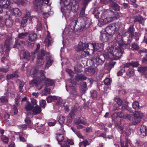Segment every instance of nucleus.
Segmentation results:
<instances>
[{
    "label": "nucleus",
    "mask_w": 147,
    "mask_h": 147,
    "mask_svg": "<svg viewBox=\"0 0 147 147\" xmlns=\"http://www.w3.org/2000/svg\"><path fill=\"white\" fill-rule=\"evenodd\" d=\"M85 49H86V43L79 42L77 47V51L80 52Z\"/></svg>",
    "instance_id": "nucleus-15"
},
{
    "label": "nucleus",
    "mask_w": 147,
    "mask_h": 147,
    "mask_svg": "<svg viewBox=\"0 0 147 147\" xmlns=\"http://www.w3.org/2000/svg\"><path fill=\"white\" fill-rule=\"evenodd\" d=\"M125 69L123 68L121 69L117 73V75L118 76H121V75H122L123 73L125 72Z\"/></svg>",
    "instance_id": "nucleus-57"
},
{
    "label": "nucleus",
    "mask_w": 147,
    "mask_h": 147,
    "mask_svg": "<svg viewBox=\"0 0 147 147\" xmlns=\"http://www.w3.org/2000/svg\"><path fill=\"white\" fill-rule=\"evenodd\" d=\"M22 43V46H21L20 44L19 43V42L18 41H17L15 43L13 47L14 48H17L18 49H19L20 48V47L21 46H23V45L24 44L25 42H21Z\"/></svg>",
    "instance_id": "nucleus-36"
},
{
    "label": "nucleus",
    "mask_w": 147,
    "mask_h": 147,
    "mask_svg": "<svg viewBox=\"0 0 147 147\" xmlns=\"http://www.w3.org/2000/svg\"><path fill=\"white\" fill-rule=\"evenodd\" d=\"M88 71L89 73H87L86 72V74H88V75L90 76H91L92 75H93L95 73V71L92 68H90L88 69Z\"/></svg>",
    "instance_id": "nucleus-42"
},
{
    "label": "nucleus",
    "mask_w": 147,
    "mask_h": 147,
    "mask_svg": "<svg viewBox=\"0 0 147 147\" xmlns=\"http://www.w3.org/2000/svg\"><path fill=\"white\" fill-rule=\"evenodd\" d=\"M131 121L133 124L135 125L140 121L141 119L140 118H138L134 116V117L132 118Z\"/></svg>",
    "instance_id": "nucleus-32"
},
{
    "label": "nucleus",
    "mask_w": 147,
    "mask_h": 147,
    "mask_svg": "<svg viewBox=\"0 0 147 147\" xmlns=\"http://www.w3.org/2000/svg\"><path fill=\"white\" fill-rule=\"evenodd\" d=\"M35 5L34 8L35 9L38 13L42 11L41 6L44 4L50 5L51 3L49 2V0H35L34 2Z\"/></svg>",
    "instance_id": "nucleus-6"
},
{
    "label": "nucleus",
    "mask_w": 147,
    "mask_h": 147,
    "mask_svg": "<svg viewBox=\"0 0 147 147\" xmlns=\"http://www.w3.org/2000/svg\"><path fill=\"white\" fill-rule=\"evenodd\" d=\"M34 108L32 106L29 102H27L26 103L25 106V109L27 111H30L32 110Z\"/></svg>",
    "instance_id": "nucleus-29"
},
{
    "label": "nucleus",
    "mask_w": 147,
    "mask_h": 147,
    "mask_svg": "<svg viewBox=\"0 0 147 147\" xmlns=\"http://www.w3.org/2000/svg\"><path fill=\"white\" fill-rule=\"evenodd\" d=\"M47 36L44 42V43L45 45L49 46L52 42V39L50 36L49 32L47 31Z\"/></svg>",
    "instance_id": "nucleus-17"
},
{
    "label": "nucleus",
    "mask_w": 147,
    "mask_h": 147,
    "mask_svg": "<svg viewBox=\"0 0 147 147\" xmlns=\"http://www.w3.org/2000/svg\"><path fill=\"white\" fill-rule=\"evenodd\" d=\"M37 101L33 98H31V104L34 107L37 105Z\"/></svg>",
    "instance_id": "nucleus-49"
},
{
    "label": "nucleus",
    "mask_w": 147,
    "mask_h": 147,
    "mask_svg": "<svg viewBox=\"0 0 147 147\" xmlns=\"http://www.w3.org/2000/svg\"><path fill=\"white\" fill-rule=\"evenodd\" d=\"M28 34L27 33H22L18 34V37L22 39L24 38Z\"/></svg>",
    "instance_id": "nucleus-51"
},
{
    "label": "nucleus",
    "mask_w": 147,
    "mask_h": 147,
    "mask_svg": "<svg viewBox=\"0 0 147 147\" xmlns=\"http://www.w3.org/2000/svg\"><path fill=\"white\" fill-rule=\"evenodd\" d=\"M24 85V82H21L20 84L19 89L20 91L21 92H23L22 89Z\"/></svg>",
    "instance_id": "nucleus-61"
},
{
    "label": "nucleus",
    "mask_w": 147,
    "mask_h": 147,
    "mask_svg": "<svg viewBox=\"0 0 147 147\" xmlns=\"http://www.w3.org/2000/svg\"><path fill=\"white\" fill-rule=\"evenodd\" d=\"M133 108L136 110H137L139 108V105L138 101H135L132 104Z\"/></svg>",
    "instance_id": "nucleus-34"
},
{
    "label": "nucleus",
    "mask_w": 147,
    "mask_h": 147,
    "mask_svg": "<svg viewBox=\"0 0 147 147\" xmlns=\"http://www.w3.org/2000/svg\"><path fill=\"white\" fill-rule=\"evenodd\" d=\"M65 118L63 116H60L59 117V119L58 121L60 124H63L65 121Z\"/></svg>",
    "instance_id": "nucleus-43"
},
{
    "label": "nucleus",
    "mask_w": 147,
    "mask_h": 147,
    "mask_svg": "<svg viewBox=\"0 0 147 147\" xmlns=\"http://www.w3.org/2000/svg\"><path fill=\"white\" fill-rule=\"evenodd\" d=\"M120 27V23L116 22L110 25L107 26L106 28L105 31L109 35H113L116 32L119 30Z\"/></svg>",
    "instance_id": "nucleus-4"
},
{
    "label": "nucleus",
    "mask_w": 147,
    "mask_h": 147,
    "mask_svg": "<svg viewBox=\"0 0 147 147\" xmlns=\"http://www.w3.org/2000/svg\"><path fill=\"white\" fill-rule=\"evenodd\" d=\"M51 91L50 89L49 88H45V90L42 91V93L45 94H47L48 93H50Z\"/></svg>",
    "instance_id": "nucleus-46"
},
{
    "label": "nucleus",
    "mask_w": 147,
    "mask_h": 147,
    "mask_svg": "<svg viewBox=\"0 0 147 147\" xmlns=\"http://www.w3.org/2000/svg\"><path fill=\"white\" fill-rule=\"evenodd\" d=\"M127 33L124 34V37L126 35ZM124 38L121 34H118L115 39L109 43V46L107 49V53H108V54H105V56L98 53H95L93 58L91 59L94 67H97L99 65L103 64L106 57L109 58L110 56L112 55L115 60L120 58L124 52L122 46L131 42V40H129L127 42V41L124 40Z\"/></svg>",
    "instance_id": "nucleus-1"
},
{
    "label": "nucleus",
    "mask_w": 147,
    "mask_h": 147,
    "mask_svg": "<svg viewBox=\"0 0 147 147\" xmlns=\"http://www.w3.org/2000/svg\"><path fill=\"white\" fill-rule=\"evenodd\" d=\"M138 71L142 75H147V67H138Z\"/></svg>",
    "instance_id": "nucleus-21"
},
{
    "label": "nucleus",
    "mask_w": 147,
    "mask_h": 147,
    "mask_svg": "<svg viewBox=\"0 0 147 147\" xmlns=\"http://www.w3.org/2000/svg\"><path fill=\"white\" fill-rule=\"evenodd\" d=\"M0 102L4 104H7L8 102V98L6 96H3L0 98Z\"/></svg>",
    "instance_id": "nucleus-31"
},
{
    "label": "nucleus",
    "mask_w": 147,
    "mask_h": 147,
    "mask_svg": "<svg viewBox=\"0 0 147 147\" xmlns=\"http://www.w3.org/2000/svg\"><path fill=\"white\" fill-rule=\"evenodd\" d=\"M30 13L29 11H26L25 16L22 17L21 22V25L23 26H25L27 24L28 19L29 20L30 23L32 22V19L33 18L31 16Z\"/></svg>",
    "instance_id": "nucleus-10"
},
{
    "label": "nucleus",
    "mask_w": 147,
    "mask_h": 147,
    "mask_svg": "<svg viewBox=\"0 0 147 147\" xmlns=\"http://www.w3.org/2000/svg\"><path fill=\"white\" fill-rule=\"evenodd\" d=\"M9 11H6V14L7 15L9 16L10 17V14L12 15L15 16L20 17L22 15V13L21 11L18 8H13V7H10L8 8Z\"/></svg>",
    "instance_id": "nucleus-8"
},
{
    "label": "nucleus",
    "mask_w": 147,
    "mask_h": 147,
    "mask_svg": "<svg viewBox=\"0 0 147 147\" xmlns=\"http://www.w3.org/2000/svg\"><path fill=\"white\" fill-rule=\"evenodd\" d=\"M41 111V108L36 105L33 109L32 112L34 115H36L40 113Z\"/></svg>",
    "instance_id": "nucleus-25"
},
{
    "label": "nucleus",
    "mask_w": 147,
    "mask_h": 147,
    "mask_svg": "<svg viewBox=\"0 0 147 147\" xmlns=\"http://www.w3.org/2000/svg\"><path fill=\"white\" fill-rule=\"evenodd\" d=\"M89 144L88 141L87 140H84L82 142L80 143L79 144V146L81 147V146L83 145L84 147H86L87 145H88Z\"/></svg>",
    "instance_id": "nucleus-39"
},
{
    "label": "nucleus",
    "mask_w": 147,
    "mask_h": 147,
    "mask_svg": "<svg viewBox=\"0 0 147 147\" xmlns=\"http://www.w3.org/2000/svg\"><path fill=\"white\" fill-rule=\"evenodd\" d=\"M64 133V131H63L61 134H57L56 138L57 139L58 141L59 144L61 145V147H69V145L68 144H67L66 142H65V143L63 146H62V145L59 143V142H61L63 141L64 139V137L63 134Z\"/></svg>",
    "instance_id": "nucleus-12"
},
{
    "label": "nucleus",
    "mask_w": 147,
    "mask_h": 147,
    "mask_svg": "<svg viewBox=\"0 0 147 147\" xmlns=\"http://www.w3.org/2000/svg\"><path fill=\"white\" fill-rule=\"evenodd\" d=\"M92 98L94 99L96 98L97 97V93L96 91L92 90L90 91Z\"/></svg>",
    "instance_id": "nucleus-38"
},
{
    "label": "nucleus",
    "mask_w": 147,
    "mask_h": 147,
    "mask_svg": "<svg viewBox=\"0 0 147 147\" xmlns=\"http://www.w3.org/2000/svg\"><path fill=\"white\" fill-rule=\"evenodd\" d=\"M46 64L45 66V69H47L52 65L53 61L49 57H47L46 58Z\"/></svg>",
    "instance_id": "nucleus-22"
},
{
    "label": "nucleus",
    "mask_w": 147,
    "mask_h": 147,
    "mask_svg": "<svg viewBox=\"0 0 147 147\" xmlns=\"http://www.w3.org/2000/svg\"><path fill=\"white\" fill-rule=\"evenodd\" d=\"M5 26H6L7 28L10 27L13 24V22L11 19H6L5 22Z\"/></svg>",
    "instance_id": "nucleus-27"
},
{
    "label": "nucleus",
    "mask_w": 147,
    "mask_h": 147,
    "mask_svg": "<svg viewBox=\"0 0 147 147\" xmlns=\"http://www.w3.org/2000/svg\"><path fill=\"white\" fill-rule=\"evenodd\" d=\"M115 100L116 102H117V104L119 105H121L122 103V100L119 98H115Z\"/></svg>",
    "instance_id": "nucleus-48"
},
{
    "label": "nucleus",
    "mask_w": 147,
    "mask_h": 147,
    "mask_svg": "<svg viewBox=\"0 0 147 147\" xmlns=\"http://www.w3.org/2000/svg\"><path fill=\"white\" fill-rule=\"evenodd\" d=\"M46 101L45 100H42L40 102V105L41 107L44 108L45 107Z\"/></svg>",
    "instance_id": "nucleus-50"
},
{
    "label": "nucleus",
    "mask_w": 147,
    "mask_h": 147,
    "mask_svg": "<svg viewBox=\"0 0 147 147\" xmlns=\"http://www.w3.org/2000/svg\"><path fill=\"white\" fill-rule=\"evenodd\" d=\"M10 3V0H0V6H2L4 8H7Z\"/></svg>",
    "instance_id": "nucleus-14"
},
{
    "label": "nucleus",
    "mask_w": 147,
    "mask_h": 147,
    "mask_svg": "<svg viewBox=\"0 0 147 147\" xmlns=\"http://www.w3.org/2000/svg\"><path fill=\"white\" fill-rule=\"evenodd\" d=\"M112 68V66L110 63H106L105 64V68L108 71H110Z\"/></svg>",
    "instance_id": "nucleus-41"
},
{
    "label": "nucleus",
    "mask_w": 147,
    "mask_h": 147,
    "mask_svg": "<svg viewBox=\"0 0 147 147\" xmlns=\"http://www.w3.org/2000/svg\"><path fill=\"white\" fill-rule=\"evenodd\" d=\"M5 22L3 17L0 16V27L2 28L5 26Z\"/></svg>",
    "instance_id": "nucleus-37"
},
{
    "label": "nucleus",
    "mask_w": 147,
    "mask_h": 147,
    "mask_svg": "<svg viewBox=\"0 0 147 147\" xmlns=\"http://www.w3.org/2000/svg\"><path fill=\"white\" fill-rule=\"evenodd\" d=\"M67 123H71L72 121V117L71 115L68 116L67 118Z\"/></svg>",
    "instance_id": "nucleus-62"
},
{
    "label": "nucleus",
    "mask_w": 147,
    "mask_h": 147,
    "mask_svg": "<svg viewBox=\"0 0 147 147\" xmlns=\"http://www.w3.org/2000/svg\"><path fill=\"white\" fill-rule=\"evenodd\" d=\"M132 116V114L130 115L125 114L124 117H123V118L127 119L129 120H131V117Z\"/></svg>",
    "instance_id": "nucleus-53"
},
{
    "label": "nucleus",
    "mask_w": 147,
    "mask_h": 147,
    "mask_svg": "<svg viewBox=\"0 0 147 147\" xmlns=\"http://www.w3.org/2000/svg\"><path fill=\"white\" fill-rule=\"evenodd\" d=\"M2 140L5 143H7L8 142V138L5 136H3L1 137Z\"/></svg>",
    "instance_id": "nucleus-54"
},
{
    "label": "nucleus",
    "mask_w": 147,
    "mask_h": 147,
    "mask_svg": "<svg viewBox=\"0 0 147 147\" xmlns=\"http://www.w3.org/2000/svg\"><path fill=\"white\" fill-rule=\"evenodd\" d=\"M66 71L71 78H72L74 77V74L72 70L69 69H66Z\"/></svg>",
    "instance_id": "nucleus-44"
},
{
    "label": "nucleus",
    "mask_w": 147,
    "mask_h": 147,
    "mask_svg": "<svg viewBox=\"0 0 147 147\" xmlns=\"http://www.w3.org/2000/svg\"><path fill=\"white\" fill-rule=\"evenodd\" d=\"M127 74L129 77L133 76L134 74V70L132 69H129L127 71Z\"/></svg>",
    "instance_id": "nucleus-35"
},
{
    "label": "nucleus",
    "mask_w": 147,
    "mask_h": 147,
    "mask_svg": "<svg viewBox=\"0 0 147 147\" xmlns=\"http://www.w3.org/2000/svg\"><path fill=\"white\" fill-rule=\"evenodd\" d=\"M25 121L29 125H32V123L31 120L29 118H26L25 119Z\"/></svg>",
    "instance_id": "nucleus-56"
},
{
    "label": "nucleus",
    "mask_w": 147,
    "mask_h": 147,
    "mask_svg": "<svg viewBox=\"0 0 147 147\" xmlns=\"http://www.w3.org/2000/svg\"><path fill=\"white\" fill-rule=\"evenodd\" d=\"M142 114L140 112L136 111L134 114V116L138 118H140L141 119L142 117Z\"/></svg>",
    "instance_id": "nucleus-47"
},
{
    "label": "nucleus",
    "mask_w": 147,
    "mask_h": 147,
    "mask_svg": "<svg viewBox=\"0 0 147 147\" xmlns=\"http://www.w3.org/2000/svg\"><path fill=\"white\" fill-rule=\"evenodd\" d=\"M12 44V42L11 40L10 37L7 39L5 40V42L4 46V48L5 50L6 55H4L1 59L2 63H4L7 61L8 59V53L9 51L11 46Z\"/></svg>",
    "instance_id": "nucleus-5"
},
{
    "label": "nucleus",
    "mask_w": 147,
    "mask_h": 147,
    "mask_svg": "<svg viewBox=\"0 0 147 147\" xmlns=\"http://www.w3.org/2000/svg\"><path fill=\"white\" fill-rule=\"evenodd\" d=\"M94 43H89L88 44H86V49L89 51H93L95 50Z\"/></svg>",
    "instance_id": "nucleus-18"
},
{
    "label": "nucleus",
    "mask_w": 147,
    "mask_h": 147,
    "mask_svg": "<svg viewBox=\"0 0 147 147\" xmlns=\"http://www.w3.org/2000/svg\"><path fill=\"white\" fill-rule=\"evenodd\" d=\"M132 47L133 49L136 50H137L139 49V47L138 45L134 43L132 45Z\"/></svg>",
    "instance_id": "nucleus-58"
},
{
    "label": "nucleus",
    "mask_w": 147,
    "mask_h": 147,
    "mask_svg": "<svg viewBox=\"0 0 147 147\" xmlns=\"http://www.w3.org/2000/svg\"><path fill=\"white\" fill-rule=\"evenodd\" d=\"M18 76V74L17 72L7 74V80H10L14 77H17Z\"/></svg>",
    "instance_id": "nucleus-30"
},
{
    "label": "nucleus",
    "mask_w": 147,
    "mask_h": 147,
    "mask_svg": "<svg viewBox=\"0 0 147 147\" xmlns=\"http://www.w3.org/2000/svg\"><path fill=\"white\" fill-rule=\"evenodd\" d=\"M94 44L95 50L100 51L102 50L103 48V45L102 43L100 42H96Z\"/></svg>",
    "instance_id": "nucleus-16"
},
{
    "label": "nucleus",
    "mask_w": 147,
    "mask_h": 147,
    "mask_svg": "<svg viewBox=\"0 0 147 147\" xmlns=\"http://www.w3.org/2000/svg\"><path fill=\"white\" fill-rule=\"evenodd\" d=\"M109 2L111 3V6L116 11H118L120 10V6L115 3L113 2L111 0H109Z\"/></svg>",
    "instance_id": "nucleus-24"
},
{
    "label": "nucleus",
    "mask_w": 147,
    "mask_h": 147,
    "mask_svg": "<svg viewBox=\"0 0 147 147\" xmlns=\"http://www.w3.org/2000/svg\"><path fill=\"white\" fill-rule=\"evenodd\" d=\"M9 66L7 64L6 68L3 67L0 68V71L6 73L9 71Z\"/></svg>",
    "instance_id": "nucleus-40"
},
{
    "label": "nucleus",
    "mask_w": 147,
    "mask_h": 147,
    "mask_svg": "<svg viewBox=\"0 0 147 147\" xmlns=\"http://www.w3.org/2000/svg\"><path fill=\"white\" fill-rule=\"evenodd\" d=\"M114 114H116L117 117H119L120 118H123L124 114L121 112H119L118 113H115Z\"/></svg>",
    "instance_id": "nucleus-52"
},
{
    "label": "nucleus",
    "mask_w": 147,
    "mask_h": 147,
    "mask_svg": "<svg viewBox=\"0 0 147 147\" xmlns=\"http://www.w3.org/2000/svg\"><path fill=\"white\" fill-rule=\"evenodd\" d=\"M77 20H74L70 24L69 29L72 30V31L76 32L79 30L82 29L83 27L81 26L80 27H79L77 26Z\"/></svg>",
    "instance_id": "nucleus-11"
},
{
    "label": "nucleus",
    "mask_w": 147,
    "mask_h": 147,
    "mask_svg": "<svg viewBox=\"0 0 147 147\" xmlns=\"http://www.w3.org/2000/svg\"><path fill=\"white\" fill-rule=\"evenodd\" d=\"M140 131L141 135L143 136H146L147 134V128L145 126H142L140 128Z\"/></svg>",
    "instance_id": "nucleus-23"
},
{
    "label": "nucleus",
    "mask_w": 147,
    "mask_h": 147,
    "mask_svg": "<svg viewBox=\"0 0 147 147\" xmlns=\"http://www.w3.org/2000/svg\"><path fill=\"white\" fill-rule=\"evenodd\" d=\"M128 102L127 101H125V104H123L122 106V109L123 110L126 109L128 111H129L130 113H132L133 112L132 110L130 108L128 107Z\"/></svg>",
    "instance_id": "nucleus-28"
},
{
    "label": "nucleus",
    "mask_w": 147,
    "mask_h": 147,
    "mask_svg": "<svg viewBox=\"0 0 147 147\" xmlns=\"http://www.w3.org/2000/svg\"><path fill=\"white\" fill-rule=\"evenodd\" d=\"M111 80L110 79L107 78L104 80V83L106 85H109L110 84Z\"/></svg>",
    "instance_id": "nucleus-59"
},
{
    "label": "nucleus",
    "mask_w": 147,
    "mask_h": 147,
    "mask_svg": "<svg viewBox=\"0 0 147 147\" xmlns=\"http://www.w3.org/2000/svg\"><path fill=\"white\" fill-rule=\"evenodd\" d=\"M42 28V25L40 22H39L36 27V29L38 30H41Z\"/></svg>",
    "instance_id": "nucleus-55"
},
{
    "label": "nucleus",
    "mask_w": 147,
    "mask_h": 147,
    "mask_svg": "<svg viewBox=\"0 0 147 147\" xmlns=\"http://www.w3.org/2000/svg\"><path fill=\"white\" fill-rule=\"evenodd\" d=\"M45 50H41L40 52L38 53L37 57L36 65L41 67L44 64L43 57L45 55Z\"/></svg>",
    "instance_id": "nucleus-9"
},
{
    "label": "nucleus",
    "mask_w": 147,
    "mask_h": 147,
    "mask_svg": "<svg viewBox=\"0 0 147 147\" xmlns=\"http://www.w3.org/2000/svg\"><path fill=\"white\" fill-rule=\"evenodd\" d=\"M134 29L133 26H130L127 32H126L124 34L121 33H119V34H121L122 35V37L124 38V34L126 33H127L125 37H124V39L125 41L127 40V42H128V41L131 40V41L132 39V37L134 36Z\"/></svg>",
    "instance_id": "nucleus-7"
},
{
    "label": "nucleus",
    "mask_w": 147,
    "mask_h": 147,
    "mask_svg": "<svg viewBox=\"0 0 147 147\" xmlns=\"http://www.w3.org/2000/svg\"><path fill=\"white\" fill-rule=\"evenodd\" d=\"M69 89L71 95H72L74 97H76L78 95L77 89L74 86H69Z\"/></svg>",
    "instance_id": "nucleus-20"
},
{
    "label": "nucleus",
    "mask_w": 147,
    "mask_h": 147,
    "mask_svg": "<svg viewBox=\"0 0 147 147\" xmlns=\"http://www.w3.org/2000/svg\"><path fill=\"white\" fill-rule=\"evenodd\" d=\"M131 65L134 67H137L138 66L139 64L137 62L132 61L131 62Z\"/></svg>",
    "instance_id": "nucleus-60"
},
{
    "label": "nucleus",
    "mask_w": 147,
    "mask_h": 147,
    "mask_svg": "<svg viewBox=\"0 0 147 147\" xmlns=\"http://www.w3.org/2000/svg\"><path fill=\"white\" fill-rule=\"evenodd\" d=\"M82 54V57H85L86 55L89 53V51L86 49H85L81 51Z\"/></svg>",
    "instance_id": "nucleus-45"
},
{
    "label": "nucleus",
    "mask_w": 147,
    "mask_h": 147,
    "mask_svg": "<svg viewBox=\"0 0 147 147\" xmlns=\"http://www.w3.org/2000/svg\"><path fill=\"white\" fill-rule=\"evenodd\" d=\"M74 123L75 124L78 125L80 124V118H76L74 120Z\"/></svg>",
    "instance_id": "nucleus-63"
},
{
    "label": "nucleus",
    "mask_w": 147,
    "mask_h": 147,
    "mask_svg": "<svg viewBox=\"0 0 147 147\" xmlns=\"http://www.w3.org/2000/svg\"><path fill=\"white\" fill-rule=\"evenodd\" d=\"M100 39L103 42H106L109 40V35L105 31H102L100 32Z\"/></svg>",
    "instance_id": "nucleus-13"
},
{
    "label": "nucleus",
    "mask_w": 147,
    "mask_h": 147,
    "mask_svg": "<svg viewBox=\"0 0 147 147\" xmlns=\"http://www.w3.org/2000/svg\"><path fill=\"white\" fill-rule=\"evenodd\" d=\"M145 20V18H142L140 15H138L136 17L135 20L134 21V22H139L142 25H144V21Z\"/></svg>",
    "instance_id": "nucleus-19"
},
{
    "label": "nucleus",
    "mask_w": 147,
    "mask_h": 147,
    "mask_svg": "<svg viewBox=\"0 0 147 147\" xmlns=\"http://www.w3.org/2000/svg\"><path fill=\"white\" fill-rule=\"evenodd\" d=\"M116 13V12H113L110 10L103 12L101 15L100 20L101 22L103 24H105L112 22L116 19L115 16Z\"/></svg>",
    "instance_id": "nucleus-3"
},
{
    "label": "nucleus",
    "mask_w": 147,
    "mask_h": 147,
    "mask_svg": "<svg viewBox=\"0 0 147 147\" xmlns=\"http://www.w3.org/2000/svg\"><path fill=\"white\" fill-rule=\"evenodd\" d=\"M23 56L24 59H26L27 61H28L31 57L30 53L28 52H24Z\"/></svg>",
    "instance_id": "nucleus-33"
},
{
    "label": "nucleus",
    "mask_w": 147,
    "mask_h": 147,
    "mask_svg": "<svg viewBox=\"0 0 147 147\" xmlns=\"http://www.w3.org/2000/svg\"><path fill=\"white\" fill-rule=\"evenodd\" d=\"M80 124L85 125L86 123V120L83 118H80Z\"/></svg>",
    "instance_id": "nucleus-64"
},
{
    "label": "nucleus",
    "mask_w": 147,
    "mask_h": 147,
    "mask_svg": "<svg viewBox=\"0 0 147 147\" xmlns=\"http://www.w3.org/2000/svg\"><path fill=\"white\" fill-rule=\"evenodd\" d=\"M45 74L44 71H37L36 70L34 74L32 76L36 78L30 82V85L32 86H37L38 88L40 89L42 88L43 85L42 84V81L44 80L49 86L53 85L54 84V81L51 79L46 78L45 76Z\"/></svg>",
    "instance_id": "nucleus-2"
},
{
    "label": "nucleus",
    "mask_w": 147,
    "mask_h": 147,
    "mask_svg": "<svg viewBox=\"0 0 147 147\" xmlns=\"http://www.w3.org/2000/svg\"><path fill=\"white\" fill-rule=\"evenodd\" d=\"M37 36V35L35 33L31 34L29 36L28 39L30 41L33 42L36 39Z\"/></svg>",
    "instance_id": "nucleus-26"
}]
</instances>
